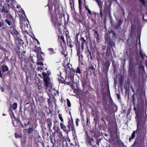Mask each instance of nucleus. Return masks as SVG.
<instances>
[{"label":"nucleus","mask_w":147,"mask_h":147,"mask_svg":"<svg viewBox=\"0 0 147 147\" xmlns=\"http://www.w3.org/2000/svg\"><path fill=\"white\" fill-rule=\"evenodd\" d=\"M14 136H15V137L16 138H21V137H22L21 134L19 135L16 133H15L14 134Z\"/></svg>","instance_id":"obj_27"},{"label":"nucleus","mask_w":147,"mask_h":147,"mask_svg":"<svg viewBox=\"0 0 147 147\" xmlns=\"http://www.w3.org/2000/svg\"><path fill=\"white\" fill-rule=\"evenodd\" d=\"M47 124L48 127L50 131H52L51 129V127L52 125V121L50 118H48L47 120Z\"/></svg>","instance_id":"obj_6"},{"label":"nucleus","mask_w":147,"mask_h":147,"mask_svg":"<svg viewBox=\"0 0 147 147\" xmlns=\"http://www.w3.org/2000/svg\"><path fill=\"white\" fill-rule=\"evenodd\" d=\"M56 124H54L53 125V129L55 131L56 130Z\"/></svg>","instance_id":"obj_50"},{"label":"nucleus","mask_w":147,"mask_h":147,"mask_svg":"<svg viewBox=\"0 0 147 147\" xmlns=\"http://www.w3.org/2000/svg\"><path fill=\"white\" fill-rule=\"evenodd\" d=\"M69 144L70 145L71 147H72V146L73 147L74 146L73 145V144L71 143H70Z\"/></svg>","instance_id":"obj_64"},{"label":"nucleus","mask_w":147,"mask_h":147,"mask_svg":"<svg viewBox=\"0 0 147 147\" xmlns=\"http://www.w3.org/2000/svg\"><path fill=\"white\" fill-rule=\"evenodd\" d=\"M77 73L80 74L81 73V71L79 67H77V69L76 71Z\"/></svg>","instance_id":"obj_41"},{"label":"nucleus","mask_w":147,"mask_h":147,"mask_svg":"<svg viewBox=\"0 0 147 147\" xmlns=\"http://www.w3.org/2000/svg\"><path fill=\"white\" fill-rule=\"evenodd\" d=\"M80 120L78 118H77L76 121V125L77 126H78V123L80 121Z\"/></svg>","instance_id":"obj_38"},{"label":"nucleus","mask_w":147,"mask_h":147,"mask_svg":"<svg viewBox=\"0 0 147 147\" xmlns=\"http://www.w3.org/2000/svg\"><path fill=\"white\" fill-rule=\"evenodd\" d=\"M67 106L69 107H70L71 106V104L69 100L68 99H67Z\"/></svg>","instance_id":"obj_32"},{"label":"nucleus","mask_w":147,"mask_h":147,"mask_svg":"<svg viewBox=\"0 0 147 147\" xmlns=\"http://www.w3.org/2000/svg\"><path fill=\"white\" fill-rule=\"evenodd\" d=\"M116 95H117V96L118 98V99H120L121 98H120V95L119 94H116Z\"/></svg>","instance_id":"obj_52"},{"label":"nucleus","mask_w":147,"mask_h":147,"mask_svg":"<svg viewBox=\"0 0 147 147\" xmlns=\"http://www.w3.org/2000/svg\"><path fill=\"white\" fill-rule=\"evenodd\" d=\"M2 51H3V52H4V53L5 52H6V53H7V52L6 51V50L5 49L2 48Z\"/></svg>","instance_id":"obj_58"},{"label":"nucleus","mask_w":147,"mask_h":147,"mask_svg":"<svg viewBox=\"0 0 147 147\" xmlns=\"http://www.w3.org/2000/svg\"><path fill=\"white\" fill-rule=\"evenodd\" d=\"M61 128V129H63V127L65 126V125L62 123H61L60 124Z\"/></svg>","instance_id":"obj_42"},{"label":"nucleus","mask_w":147,"mask_h":147,"mask_svg":"<svg viewBox=\"0 0 147 147\" xmlns=\"http://www.w3.org/2000/svg\"><path fill=\"white\" fill-rule=\"evenodd\" d=\"M44 81L47 89L48 90L49 92H51V91L52 90V89L51 88L52 86L50 82V78L49 76H47L44 78Z\"/></svg>","instance_id":"obj_3"},{"label":"nucleus","mask_w":147,"mask_h":147,"mask_svg":"<svg viewBox=\"0 0 147 147\" xmlns=\"http://www.w3.org/2000/svg\"><path fill=\"white\" fill-rule=\"evenodd\" d=\"M107 92L109 94L110 96V90L109 89V85L108 86L107 88ZM110 97L111 98V96Z\"/></svg>","instance_id":"obj_39"},{"label":"nucleus","mask_w":147,"mask_h":147,"mask_svg":"<svg viewBox=\"0 0 147 147\" xmlns=\"http://www.w3.org/2000/svg\"><path fill=\"white\" fill-rule=\"evenodd\" d=\"M88 12V13L90 15H92L90 9H87Z\"/></svg>","instance_id":"obj_49"},{"label":"nucleus","mask_w":147,"mask_h":147,"mask_svg":"<svg viewBox=\"0 0 147 147\" xmlns=\"http://www.w3.org/2000/svg\"><path fill=\"white\" fill-rule=\"evenodd\" d=\"M128 73L129 75H131L133 73V69L132 67H131L129 66L128 69Z\"/></svg>","instance_id":"obj_21"},{"label":"nucleus","mask_w":147,"mask_h":147,"mask_svg":"<svg viewBox=\"0 0 147 147\" xmlns=\"http://www.w3.org/2000/svg\"><path fill=\"white\" fill-rule=\"evenodd\" d=\"M79 9L81 11L82 10V5L80 4L79 1Z\"/></svg>","instance_id":"obj_45"},{"label":"nucleus","mask_w":147,"mask_h":147,"mask_svg":"<svg viewBox=\"0 0 147 147\" xmlns=\"http://www.w3.org/2000/svg\"><path fill=\"white\" fill-rule=\"evenodd\" d=\"M59 117L60 120L62 122H63V119L62 117V115L61 114H59L58 115Z\"/></svg>","instance_id":"obj_33"},{"label":"nucleus","mask_w":147,"mask_h":147,"mask_svg":"<svg viewBox=\"0 0 147 147\" xmlns=\"http://www.w3.org/2000/svg\"><path fill=\"white\" fill-rule=\"evenodd\" d=\"M2 8L0 9V12L1 13H3L5 14H8L9 12V11L7 10L5 8V7L2 6Z\"/></svg>","instance_id":"obj_8"},{"label":"nucleus","mask_w":147,"mask_h":147,"mask_svg":"<svg viewBox=\"0 0 147 147\" xmlns=\"http://www.w3.org/2000/svg\"><path fill=\"white\" fill-rule=\"evenodd\" d=\"M80 39L82 40L81 44H84L86 42V40L84 39V37H81Z\"/></svg>","instance_id":"obj_29"},{"label":"nucleus","mask_w":147,"mask_h":147,"mask_svg":"<svg viewBox=\"0 0 147 147\" xmlns=\"http://www.w3.org/2000/svg\"><path fill=\"white\" fill-rule=\"evenodd\" d=\"M97 60L99 64V63L100 62V61H102V59L100 57V55H99L97 57Z\"/></svg>","instance_id":"obj_25"},{"label":"nucleus","mask_w":147,"mask_h":147,"mask_svg":"<svg viewBox=\"0 0 147 147\" xmlns=\"http://www.w3.org/2000/svg\"><path fill=\"white\" fill-rule=\"evenodd\" d=\"M48 50L49 51L51 54H54L55 53V52L54 51L53 49V48H49Z\"/></svg>","instance_id":"obj_22"},{"label":"nucleus","mask_w":147,"mask_h":147,"mask_svg":"<svg viewBox=\"0 0 147 147\" xmlns=\"http://www.w3.org/2000/svg\"><path fill=\"white\" fill-rule=\"evenodd\" d=\"M30 123H31V122H30V121H28L27 123H26V124L25 123L24 124V125L25 126H26L27 125H29Z\"/></svg>","instance_id":"obj_54"},{"label":"nucleus","mask_w":147,"mask_h":147,"mask_svg":"<svg viewBox=\"0 0 147 147\" xmlns=\"http://www.w3.org/2000/svg\"><path fill=\"white\" fill-rule=\"evenodd\" d=\"M1 69L3 72H5L8 70V68L6 65H3L1 67Z\"/></svg>","instance_id":"obj_14"},{"label":"nucleus","mask_w":147,"mask_h":147,"mask_svg":"<svg viewBox=\"0 0 147 147\" xmlns=\"http://www.w3.org/2000/svg\"><path fill=\"white\" fill-rule=\"evenodd\" d=\"M7 6L8 7V9H9L10 7V6L11 5V3H9L7 4H6Z\"/></svg>","instance_id":"obj_46"},{"label":"nucleus","mask_w":147,"mask_h":147,"mask_svg":"<svg viewBox=\"0 0 147 147\" xmlns=\"http://www.w3.org/2000/svg\"><path fill=\"white\" fill-rule=\"evenodd\" d=\"M146 119L144 120L143 119H142L140 121H138L137 129L136 131H133L131 136L129 138V142H130L132 139L135 138L136 133H137L138 131L139 132L141 130L143 132L146 131Z\"/></svg>","instance_id":"obj_1"},{"label":"nucleus","mask_w":147,"mask_h":147,"mask_svg":"<svg viewBox=\"0 0 147 147\" xmlns=\"http://www.w3.org/2000/svg\"><path fill=\"white\" fill-rule=\"evenodd\" d=\"M96 2L98 3V5L100 8V10L102 9V6L103 2L101 1L100 0H96Z\"/></svg>","instance_id":"obj_11"},{"label":"nucleus","mask_w":147,"mask_h":147,"mask_svg":"<svg viewBox=\"0 0 147 147\" xmlns=\"http://www.w3.org/2000/svg\"><path fill=\"white\" fill-rule=\"evenodd\" d=\"M110 63L108 61H106L105 63V66L107 71H108L109 68V67Z\"/></svg>","instance_id":"obj_10"},{"label":"nucleus","mask_w":147,"mask_h":147,"mask_svg":"<svg viewBox=\"0 0 147 147\" xmlns=\"http://www.w3.org/2000/svg\"><path fill=\"white\" fill-rule=\"evenodd\" d=\"M4 55L5 57L4 59L7 60H8V53H6V52H5L4 53Z\"/></svg>","instance_id":"obj_35"},{"label":"nucleus","mask_w":147,"mask_h":147,"mask_svg":"<svg viewBox=\"0 0 147 147\" xmlns=\"http://www.w3.org/2000/svg\"><path fill=\"white\" fill-rule=\"evenodd\" d=\"M63 146L64 147H68L67 142L66 140H63L62 143Z\"/></svg>","instance_id":"obj_20"},{"label":"nucleus","mask_w":147,"mask_h":147,"mask_svg":"<svg viewBox=\"0 0 147 147\" xmlns=\"http://www.w3.org/2000/svg\"><path fill=\"white\" fill-rule=\"evenodd\" d=\"M66 36L67 37V38H69V39H70L69 38V36L68 33L67 34L66 33Z\"/></svg>","instance_id":"obj_53"},{"label":"nucleus","mask_w":147,"mask_h":147,"mask_svg":"<svg viewBox=\"0 0 147 147\" xmlns=\"http://www.w3.org/2000/svg\"><path fill=\"white\" fill-rule=\"evenodd\" d=\"M4 61V60H1L0 59V64H1L2 63H3Z\"/></svg>","instance_id":"obj_59"},{"label":"nucleus","mask_w":147,"mask_h":147,"mask_svg":"<svg viewBox=\"0 0 147 147\" xmlns=\"http://www.w3.org/2000/svg\"><path fill=\"white\" fill-rule=\"evenodd\" d=\"M108 45H110V47L112 48V50L114 51L113 47H115V43L114 40L112 39H110L109 41L108 42Z\"/></svg>","instance_id":"obj_7"},{"label":"nucleus","mask_w":147,"mask_h":147,"mask_svg":"<svg viewBox=\"0 0 147 147\" xmlns=\"http://www.w3.org/2000/svg\"><path fill=\"white\" fill-rule=\"evenodd\" d=\"M63 130L65 132H66L67 133L68 132L69 130L66 128V126H65L64 127H63V129H61Z\"/></svg>","instance_id":"obj_34"},{"label":"nucleus","mask_w":147,"mask_h":147,"mask_svg":"<svg viewBox=\"0 0 147 147\" xmlns=\"http://www.w3.org/2000/svg\"><path fill=\"white\" fill-rule=\"evenodd\" d=\"M90 69L92 70V71H94L95 70V68H94V66L93 65H91L89 67Z\"/></svg>","instance_id":"obj_40"},{"label":"nucleus","mask_w":147,"mask_h":147,"mask_svg":"<svg viewBox=\"0 0 147 147\" xmlns=\"http://www.w3.org/2000/svg\"><path fill=\"white\" fill-rule=\"evenodd\" d=\"M139 1L141 3H142L144 6L146 5V3L145 2L144 0H139Z\"/></svg>","instance_id":"obj_37"},{"label":"nucleus","mask_w":147,"mask_h":147,"mask_svg":"<svg viewBox=\"0 0 147 147\" xmlns=\"http://www.w3.org/2000/svg\"><path fill=\"white\" fill-rule=\"evenodd\" d=\"M9 0H6L4 4H7L9 3Z\"/></svg>","instance_id":"obj_61"},{"label":"nucleus","mask_w":147,"mask_h":147,"mask_svg":"<svg viewBox=\"0 0 147 147\" xmlns=\"http://www.w3.org/2000/svg\"><path fill=\"white\" fill-rule=\"evenodd\" d=\"M33 126H32V127H30L28 129H25V130L27 131L28 133L29 134H31L33 132Z\"/></svg>","instance_id":"obj_12"},{"label":"nucleus","mask_w":147,"mask_h":147,"mask_svg":"<svg viewBox=\"0 0 147 147\" xmlns=\"http://www.w3.org/2000/svg\"><path fill=\"white\" fill-rule=\"evenodd\" d=\"M76 51H77V55L79 59V60L81 56L82 58H83V55H82L80 54V50H77Z\"/></svg>","instance_id":"obj_18"},{"label":"nucleus","mask_w":147,"mask_h":147,"mask_svg":"<svg viewBox=\"0 0 147 147\" xmlns=\"http://www.w3.org/2000/svg\"><path fill=\"white\" fill-rule=\"evenodd\" d=\"M42 75L43 76L44 78H45L47 77V76H47L48 75H50V74L49 72V73L48 72L47 74H46L45 72H42Z\"/></svg>","instance_id":"obj_28"},{"label":"nucleus","mask_w":147,"mask_h":147,"mask_svg":"<svg viewBox=\"0 0 147 147\" xmlns=\"http://www.w3.org/2000/svg\"><path fill=\"white\" fill-rule=\"evenodd\" d=\"M111 39L109 37V35H107L105 36V40L106 42H109V41L110 39Z\"/></svg>","instance_id":"obj_24"},{"label":"nucleus","mask_w":147,"mask_h":147,"mask_svg":"<svg viewBox=\"0 0 147 147\" xmlns=\"http://www.w3.org/2000/svg\"><path fill=\"white\" fill-rule=\"evenodd\" d=\"M136 139L135 141L134 142V143L133 144V145H135L137 144V143L136 142Z\"/></svg>","instance_id":"obj_63"},{"label":"nucleus","mask_w":147,"mask_h":147,"mask_svg":"<svg viewBox=\"0 0 147 147\" xmlns=\"http://www.w3.org/2000/svg\"><path fill=\"white\" fill-rule=\"evenodd\" d=\"M26 142V140L25 139H24L23 140L22 139L21 140V143L22 144H25Z\"/></svg>","instance_id":"obj_55"},{"label":"nucleus","mask_w":147,"mask_h":147,"mask_svg":"<svg viewBox=\"0 0 147 147\" xmlns=\"http://www.w3.org/2000/svg\"><path fill=\"white\" fill-rule=\"evenodd\" d=\"M0 90L2 92H3L4 91V88L1 86H0Z\"/></svg>","instance_id":"obj_56"},{"label":"nucleus","mask_w":147,"mask_h":147,"mask_svg":"<svg viewBox=\"0 0 147 147\" xmlns=\"http://www.w3.org/2000/svg\"><path fill=\"white\" fill-rule=\"evenodd\" d=\"M37 64L38 65H40L41 66H43V62L41 61L38 62Z\"/></svg>","instance_id":"obj_43"},{"label":"nucleus","mask_w":147,"mask_h":147,"mask_svg":"<svg viewBox=\"0 0 147 147\" xmlns=\"http://www.w3.org/2000/svg\"><path fill=\"white\" fill-rule=\"evenodd\" d=\"M106 47L105 46H103L102 47V49L103 50H105L106 49Z\"/></svg>","instance_id":"obj_60"},{"label":"nucleus","mask_w":147,"mask_h":147,"mask_svg":"<svg viewBox=\"0 0 147 147\" xmlns=\"http://www.w3.org/2000/svg\"><path fill=\"white\" fill-rule=\"evenodd\" d=\"M118 23L116 24H113L111 22V25L113 28L116 30L119 29L121 27V25L123 23V21L121 19H119L118 20Z\"/></svg>","instance_id":"obj_5"},{"label":"nucleus","mask_w":147,"mask_h":147,"mask_svg":"<svg viewBox=\"0 0 147 147\" xmlns=\"http://www.w3.org/2000/svg\"><path fill=\"white\" fill-rule=\"evenodd\" d=\"M87 81L85 80L82 82V85L83 88H85L87 85Z\"/></svg>","instance_id":"obj_19"},{"label":"nucleus","mask_w":147,"mask_h":147,"mask_svg":"<svg viewBox=\"0 0 147 147\" xmlns=\"http://www.w3.org/2000/svg\"><path fill=\"white\" fill-rule=\"evenodd\" d=\"M61 39L62 40V41L63 43H65V41L64 39V38L63 37V36H62L61 37Z\"/></svg>","instance_id":"obj_44"},{"label":"nucleus","mask_w":147,"mask_h":147,"mask_svg":"<svg viewBox=\"0 0 147 147\" xmlns=\"http://www.w3.org/2000/svg\"><path fill=\"white\" fill-rule=\"evenodd\" d=\"M102 105L103 107V109H104L107 111V109L108 108V104L107 100H105V102H102Z\"/></svg>","instance_id":"obj_9"},{"label":"nucleus","mask_w":147,"mask_h":147,"mask_svg":"<svg viewBox=\"0 0 147 147\" xmlns=\"http://www.w3.org/2000/svg\"><path fill=\"white\" fill-rule=\"evenodd\" d=\"M102 10H100V16L101 18H102L103 14L102 12Z\"/></svg>","instance_id":"obj_51"},{"label":"nucleus","mask_w":147,"mask_h":147,"mask_svg":"<svg viewBox=\"0 0 147 147\" xmlns=\"http://www.w3.org/2000/svg\"><path fill=\"white\" fill-rule=\"evenodd\" d=\"M139 67L141 69H142V70L144 69V66H143V65H140L139 66Z\"/></svg>","instance_id":"obj_48"},{"label":"nucleus","mask_w":147,"mask_h":147,"mask_svg":"<svg viewBox=\"0 0 147 147\" xmlns=\"http://www.w3.org/2000/svg\"><path fill=\"white\" fill-rule=\"evenodd\" d=\"M20 27L21 28V29L22 30V31H24V28L25 27V24H23L22 23H20Z\"/></svg>","instance_id":"obj_26"},{"label":"nucleus","mask_w":147,"mask_h":147,"mask_svg":"<svg viewBox=\"0 0 147 147\" xmlns=\"http://www.w3.org/2000/svg\"><path fill=\"white\" fill-rule=\"evenodd\" d=\"M140 55L142 59H144V55L142 53L141 51H140Z\"/></svg>","instance_id":"obj_36"},{"label":"nucleus","mask_w":147,"mask_h":147,"mask_svg":"<svg viewBox=\"0 0 147 147\" xmlns=\"http://www.w3.org/2000/svg\"><path fill=\"white\" fill-rule=\"evenodd\" d=\"M69 131L71 130L72 131V134L73 136L76 135V130L74 128L73 121L72 118L71 119H69L68 121V125H67Z\"/></svg>","instance_id":"obj_2"},{"label":"nucleus","mask_w":147,"mask_h":147,"mask_svg":"<svg viewBox=\"0 0 147 147\" xmlns=\"http://www.w3.org/2000/svg\"><path fill=\"white\" fill-rule=\"evenodd\" d=\"M76 48V50H80V43L79 42L75 43Z\"/></svg>","instance_id":"obj_15"},{"label":"nucleus","mask_w":147,"mask_h":147,"mask_svg":"<svg viewBox=\"0 0 147 147\" xmlns=\"http://www.w3.org/2000/svg\"><path fill=\"white\" fill-rule=\"evenodd\" d=\"M59 79L60 83L65 84H66V82L63 78L61 77L60 78H59Z\"/></svg>","instance_id":"obj_16"},{"label":"nucleus","mask_w":147,"mask_h":147,"mask_svg":"<svg viewBox=\"0 0 147 147\" xmlns=\"http://www.w3.org/2000/svg\"><path fill=\"white\" fill-rule=\"evenodd\" d=\"M67 44L69 46L70 48H72L73 47V46L72 45L71 40V39H68V38H67Z\"/></svg>","instance_id":"obj_13"},{"label":"nucleus","mask_w":147,"mask_h":147,"mask_svg":"<svg viewBox=\"0 0 147 147\" xmlns=\"http://www.w3.org/2000/svg\"><path fill=\"white\" fill-rule=\"evenodd\" d=\"M123 80L122 79H121L120 81V85L121 86L122 85V84H123Z\"/></svg>","instance_id":"obj_57"},{"label":"nucleus","mask_w":147,"mask_h":147,"mask_svg":"<svg viewBox=\"0 0 147 147\" xmlns=\"http://www.w3.org/2000/svg\"><path fill=\"white\" fill-rule=\"evenodd\" d=\"M94 35L96 36V38L97 40H99V35L96 31L95 30H94Z\"/></svg>","instance_id":"obj_17"},{"label":"nucleus","mask_w":147,"mask_h":147,"mask_svg":"<svg viewBox=\"0 0 147 147\" xmlns=\"http://www.w3.org/2000/svg\"><path fill=\"white\" fill-rule=\"evenodd\" d=\"M4 22L7 24L9 26H10L11 25L10 21L7 19H6L4 20Z\"/></svg>","instance_id":"obj_23"},{"label":"nucleus","mask_w":147,"mask_h":147,"mask_svg":"<svg viewBox=\"0 0 147 147\" xmlns=\"http://www.w3.org/2000/svg\"><path fill=\"white\" fill-rule=\"evenodd\" d=\"M111 33L112 34V37L113 38H115L116 37V34L114 31H111Z\"/></svg>","instance_id":"obj_30"},{"label":"nucleus","mask_w":147,"mask_h":147,"mask_svg":"<svg viewBox=\"0 0 147 147\" xmlns=\"http://www.w3.org/2000/svg\"><path fill=\"white\" fill-rule=\"evenodd\" d=\"M12 107L13 110L15 109L17 107V103H14L12 105Z\"/></svg>","instance_id":"obj_31"},{"label":"nucleus","mask_w":147,"mask_h":147,"mask_svg":"<svg viewBox=\"0 0 147 147\" xmlns=\"http://www.w3.org/2000/svg\"><path fill=\"white\" fill-rule=\"evenodd\" d=\"M9 31L11 34L13 36H16L18 34V32L16 30L15 26L14 24L12 25L9 28Z\"/></svg>","instance_id":"obj_4"},{"label":"nucleus","mask_w":147,"mask_h":147,"mask_svg":"<svg viewBox=\"0 0 147 147\" xmlns=\"http://www.w3.org/2000/svg\"><path fill=\"white\" fill-rule=\"evenodd\" d=\"M3 6L5 7V8L6 9H7V10L9 11V9H8V7L7 6L6 4H4Z\"/></svg>","instance_id":"obj_47"},{"label":"nucleus","mask_w":147,"mask_h":147,"mask_svg":"<svg viewBox=\"0 0 147 147\" xmlns=\"http://www.w3.org/2000/svg\"><path fill=\"white\" fill-rule=\"evenodd\" d=\"M79 42V41L78 40V38H76V39H75V41L74 42H75V43L76 42Z\"/></svg>","instance_id":"obj_62"}]
</instances>
